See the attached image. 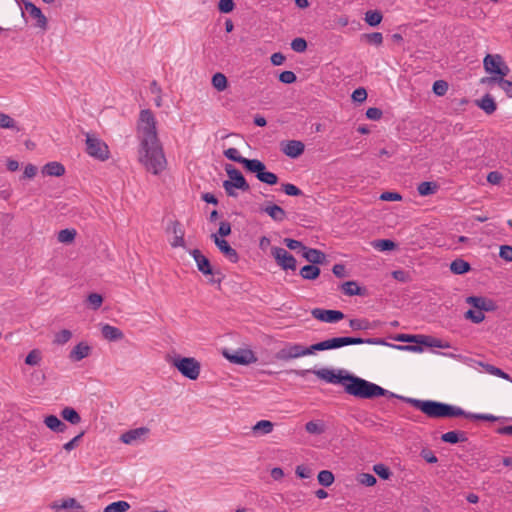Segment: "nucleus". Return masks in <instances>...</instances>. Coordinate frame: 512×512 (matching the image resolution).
<instances>
[{
	"label": "nucleus",
	"mask_w": 512,
	"mask_h": 512,
	"mask_svg": "<svg viewBox=\"0 0 512 512\" xmlns=\"http://www.w3.org/2000/svg\"><path fill=\"white\" fill-rule=\"evenodd\" d=\"M284 244L290 250L301 249L303 251V247H305L301 241H298V240H295V239H291V238H285L284 239Z\"/></svg>",
	"instance_id": "obj_64"
},
{
	"label": "nucleus",
	"mask_w": 512,
	"mask_h": 512,
	"mask_svg": "<svg viewBox=\"0 0 512 512\" xmlns=\"http://www.w3.org/2000/svg\"><path fill=\"white\" fill-rule=\"evenodd\" d=\"M130 509V504L126 501H117L105 507L103 512H127Z\"/></svg>",
	"instance_id": "obj_39"
},
{
	"label": "nucleus",
	"mask_w": 512,
	"mask_h": 512,
	"mask_svg": "<svg viewBox=\"0 0 512 512\" xmlns=\"http://www.w3.org/2000/svg\"><path fill=\"white\" fill-rule=\"evenodd\" d=\"M101 333L102 336L109 341H117L122 339L124 336L119 328L111 326L109 324H105L102 326Z\"/></svg>",
	"instance_id": "obj_26"
},
{
	"label": "nucleus",
	"mask_w": 512,
	"mask_h": 512,
	"mask_svg": "<svg viewBox=\"0 0 512 512\" xmlns=\"http://www.w3.org/2000/svg\"><path fill=\"white\" fill-rule=\"evenodd\" d=\"M149 432V429L146 427H139L136 429H131L125 433H123L120 437L121 441L125 444H132L136 440L142 438L143 436L147 435Z\"/></svg>",
	"instance_id": "obj_20"
},
{
	"label": "nucleus",
	"mask_w": 512,
	"mask_h": 512,
	"mask_svg": "<svg viewBox=\"0 0 512 512\" xmlns=\"http://www.w3.org/2000/svg\"><path fill=\"white\" fill-rule=\"evenodd\" d=\"M448 90V83L444 80H437L433 83L432 91L437 96H444Z\"/></svg>",
	"instance_id": "obj_46"
},
{
	"label": "nucleus",
	"mask_w": 512,
	"mask_h": 512,
	"mask_svg": "<svg viewBox=\"0 0 512 512\" xmlns=\"http://www.w3.org/2000/svg\"><path fill=\"white\" fill-rule=\"evenodd\" d=\"M438 189L439 185L434 181L421 182L417 187V191L421 196L433 195L437 192Z\"/></svg>",
	"instance_id": "obj_32"
},
{
	"label": "nucleus",
	"mask_w": 512,
	"mask_h": 512,
	"mask_svg": "<svg viewBox=\"0 0 512 512\" xmlns=\"http://www.w3.org/2000/svg\"><path fill=\"white\" fill-rule=\"evenodd\" d=\"M450 270L456 275H462L471 270V265L467 261L457 258L451 262Z\"/></svg>",
	"instance_id": "obj_29"
},
{
	"label": "nucleus",
	"mask_w": 512,
	"mask_h": 512,
	"mask_svg": "<svg viewBox=\"0 0 512 512\" xmlns=\"http://www.w3.org/2000/svg\"><path fill=\"white\" fill-rule=\"evenodd\" d=\"M190 254L194 258L198 270L204 275H221V272H214L210 260L201 253L199 249H193Z\"/></svg>",
	"instance_id": "obj_11"
},
{
	"label": "nucleus",
	"mask_w": 512,
	"mask_h": 512,
	"mask_svg": "<svg viewBox=\"0 0 512 512\" xmlns=\"http://www.w3.org/2000/svg\"><path fill=\"white\" fill-rule=\"evenodd\" d=\"M278 79L280 82H282L284 84H292V83L296 82L297 77L293 71L286 70L279 74Z\"/></svg>",
	"instance_id": "obj_54"
},
{
	"label": "nucleus",
	"mask_w": 512,
	"mask_h": 512,
	"mask_svg": "<svg viewBox=\"0 0 512 512\" xmlns=\"http://www.w3.org/2000/svg\"><path fill=\"white\" fill-rule=\"evenodd\" d=\"M87 303L92 310H98L103 303V297L98 293H90L87 297Z\"/></svg>",
	"instance_id": "obj_43"
},
{
	"label": "nucleus",
	"mask_w": 512,
	"mask_h": 512,
	"mask_svg": "<svg viewBox=\"0 0 512 512\" xmlns=\"http://www.w3.org/2000/svg\"><path fill=\"white\" fill-rule=\"evenodd\" d=\"M499 256L503 260L512 261V246L510 245H502L500 247Z\"/></svg>",
	"instance_id": "obj_58"
},
{
	"label": "nucleus",
	"mask_w": 512,
	"mask_h": 512,
	"mask_svg": "<svg viewBox=\"0 0 512 512\" xmlns=\"http://www.w3.org/2000/svg\"><path fill=\"white\" fill-rule=\"evenodd\" d=\"M311 315L316 320L326 322V323H336L342 319H344L345 315L342 311L339 310H328L322 308H314L311 311Z\"/></svg>",
	"instance_id": "obj_10"
},
{
	"label": "nucleus",
	"mask_w": 512,
	"mask_h": 512,
	"mask_svg": "<svg viewBox=\"0 0 512 512\" xmlns=\"http://www.w3.org/2000/svg\"><path fill=\"white\" fill-rule=\"evenodd\" d=\"M321 273L317 265L308 264L300 269V276L305 280H315Z\"/></svg>",
	"instance_id": "obj_30"
},
{
	"label": "nucleus",
	"mask_w": 512,
	"mask_h": 512,
	"mask_svg": "<svg viewBox=\"0 0 512 512\" xmlns=\"http://www.w3.org/2000/svg\"><path fill=\"white\" fill-rule=\"evenodd\" d=\"M291 49L298 53H303L307 50V41L304 38L298 37L292 40Z\"/></svg>",
	"instance_id": "obj_47"
},
{
	"label": "nucleus",
	"mask_w": 512,
	"mask_h": 512,
	"mask_svg": "<svg viewBox=\"0 0 512 512\" xmlns=\"http://www.w3.org/2000/svg\"><path fill=\"white\" fill-rule=\"evenodd\" d=\"M281 151L290 158H298L303 154L305 145L299 140H287L281 142Z\"/></svg>",
	"instance_id": "obj_13"
},
{
	"label": "nucleus",
	"mask_w": 512,
	"mask_h": 512,
	"mask_svg": "<svg viewBox=\"0 0 512 512\" xmlns=\"http://www.w3.org/2000/svg\"><path fill=\"white\" fill-rule=\"evenodd\" d=\"M396 341L408 342V345H393L387 343L381 338H361V337H333L309 346L295 344L286 345L281 348L279 352H316L331 349H338L347 345L353 344H367L369 346H376L375 348H367L364 352H382L385 348H393L397 350H406L409 352H423L425 349L440 348L449 349L452 348L450 343L446 340L430 336V335H409V334H398L393 338Z\"/></svg>",
	"instance_id": "obj_1"
},
{
	"label": "nucleus",
	"mask_w": 512,
	"mask_h": 512,
	"mask_svg": "<svg viewBox=\"0 0 512 512\" xmlns=\"http://www.w3.org/2000/svg\"><path fill=\"white\" fill-rule=\"evenodd\" d=\"M372 246L379 251H392L397 244L390 239H378L372 242Z\"/></svg>",
	"instance_id": "obj_34"
},
{
	"label": "nucleus",
	"mask_w": 512,
	"mask_h": 512,
	"mask_svg": "<svg viewBox=\"0 0 512 512\" xmlns=\"http://www.w3.org/2000/svg\"><path fill=\"white\" fill-rule=\"evenodd\" d=\"M400 400L409 403L416 409H419L430 418H449V417H465L472 420H482L495 422L499 418L492 414H475L466 412L460 407L450 404L434 401V400H420L414 398L400 397Z\"/></svg>",
	"instance_id": "obj_4"
},
{
	"label": "nucleus",
	"mask_w": 512,
	"mask_h": 512,
	"mask_svg": "<svg viewBox=\"0 0 512 512\" xmlns=\"http://www.w3.org/2000/svg\"><path fill=\"white\" fill-rule=\"evenodd\" d=\"M363 37L369 44H373L376 46H380L383 42V36L380 32H373L368 34H363Z\"/></svg>",
	"instance_id": "obj_50"
},
{
	"label": "nucleus",
	"mask_w": 512,
	"mask_h": 512,
	"mask_svg": "<svg viewBox=\"0 0 512 512\" xmlns=\"http://www.w3.org/2000/svg\"><path fill=\"white\" fill-rule=\"evenodd\" d=\"M382 115V110L377 107H370L366 111V117L370 120H379L381 119Z\"/></svg>",
	"instance_id": "obj_60"
},
{
	"label": "nucleus",
	"mask_w": 512,
	"mask_h": 512,
	"mask_svg": "<svg viewBox=\"0 0 512 512\" xmlns=\"http://www.w3.org/2000/svg\"><path fill=\"white\" fill-rule=\"evenodd\" d=\"M295 473L299 478L306 479L311 477L312 470L304 465H298L295 469Z\"/></svg>",
	"instance_id": "obj_59"
},
{
	"label": "nucleus",
	"mask_w": 512,
	"mask_h": 512,
	"mask_svg": "<svg viewBox=\"0 0 512 512\" xmlns=\"http://www.w3.org/2000/svg\"><path fill=\"white\" fill-rule=\"evenodd\" d=\"M139 161L147 171L154 175L166 169L167 160L156 129V120L150 109L140 111L138 125Z\"/></svg>",
	"instance_id": "obj_2"
},
{
	"label": "nucleus",
	"mask_w": 512,
	"mask_h": 512,
	"mask_svg": "<svg viewBox=\"0 0 512 512\" xmlns=\"http://www.w3.org/2000/svg\"><path fill=\"white\" fill-rule=\"evenodd\" d=\"M225 171L229 179L223 182V188L229 197L238 196L236 189L244 192L250 190V185L246 181L245 177L243 176L240 170H238L231 164H226Z\"/></svg>",
	"instance_id": "obj_6"
},
{
	"label": "nucleus",
	"mask_w": 512,
	"mask_h": 512,
	"mask_svg": "<svg viewBox=\"0 0 512 512\" xmlns=\"http://www.w3.org/2000/svg\"><path fill=\"white\" fill-rule=\"evenodd\" d=\"M313 372L318 378L328 383L343 385L344 391L356 398L374 399L383 396L400 399L401 397L400 395H396L375 383L348 373L345 370L336 371L333 369L322 368Z\"/></svg>",
	"instance_id": "obj_3"
},
{
	"label": "nucleus",
	"mask_w": 512,
	"mask_h": 512,
	"mask_svg": "<svg viewBox=\"0 0 512 512\" xmlns=\"http://www.w3.org/2000/svg\"><path fill=\"white\" fill-rule=\"evenodd\" d=\"M282 191L289 196H301L303 192L294 184L285 183L281 186Z\"/></svg>",
	"instance_id": "obj_51"
},
{
	"label": "nucleus",
	"mask_w": 512,
	"mask_h": 512,
	"mask_svg": "<svg viewBox=\"0 0 512 512\" xmlns=\"http://www.w3.org/2000/svg\"><path fill=\"white\" fill-rule=\"evenodd\" d=\"M260 212L266 213L275 222H283L287 218L286 211L271 201H267L264 206L260 207Z\"/></svg>",
	"instance_id": "obj_14"
},
{
	"label": "nucleus",
	"mask_w": 512,
	"mask_h": 512,
	"mask_svg": "<svg viewBox=\"0 0 512 512\" xmlns=\"http://www.w3.org/2000/svg\"><path fill=\"white\" fill-rule=\"evenodd\" d=\"M441 440L445 443L456 444L467 441V436L463 431H449L442 434Z\"/></svg>",
	"instance_id": "obj_28"
},
{
	"label": "nucleus",
	"mask_w": 512,
	"mask_h": 512,
	"mask_svg": "<svg viewBox=\"0 0 512 512\" xmlns=\"http://www.w3.org/2000/svg\"><path fill=\"white\" fill-rule=\"evenodd\" d=\"M477 364L482 366V367H484V369L488 373H490L492 375H496L498 377H501L503 379H506V380H509V381L512 382V379L510 378V376L506 372L502 371L500 368H497V367H495L493 365H490V364H483L482 362H477Z\"/></svg>",
	"instance_id": "obj_40"
},
{
	"label": "nucleus",
	"mask_w": 512,
	"mask_h": 512,
	"mask_svg": "<svg viewBox=\"0 0 512 512\" xmlns=\"http://www.w3.org/2000/svg\"><path fill=\"white\" fill-rule=\"evenodd\" d=\"M86 152L100 161H106L110 157L108 145L89 133L86 134Z\"/></svg>",
	"instance_id": "obj_7"
},
{
	"label": "nucleus",
	"mask_w": 512,
	"mask_h": 512,
	"mask_svg": "<svg viewBox=\"0 0 512 512\" xmlns=\"http://www.w3.org/2000/svg\"><path fill=\"white\" fill-rule=\"evenodd\" d=\"M0 127L7 128V129H14V128H16V122L8 114L0 112Z\"/></svg>",
	"instance_id": "obj_49"
},
{
	"label": "nucleus",
	"mask_w": 512,
	"mask_h": 512,
	"mask_svg": "<svg viewBox=\"0 0 512 512\" xmlns=\"http://www.w3.org/2000/svg\"><path fill=\"white\" fill-rule=\"evenodd\" d=\"M503 180V175L498 171H491L487 175V181L490 184L498 185Z\"/></svg>",
	"instance_id": "obj_63"
},
{
	"label": "nucleus",
	"mask_w": 512,
	"mask_h": 512,
	"mask_svg": "<svg viewBox=\"0 0 512 512\" xmlns=\"http://www.w3.org/2000/svg\"><path fill=\"white\" fill-rule=\"evenodd\" d=\"M25 10L29 13L32 18L37 19V26L45 28L47 25V19L42 13L41 9L35 6L32 2H24Z\"/></svg>",
	"instance_id": "obj_21"
},
{
	"label": "nucleus",
	"mask_w": 512,
	"mask_h": 512,
	"mask_svg": "<svg viewBox=\"0 0 512 512\" xmlns=\"http://www.w3.org/2000/svg\"><path fill=\"white\" fill-rule=\"evenodd\" d=\"M167 231H171L174 236H184V230L182 229L181 223L178 220L172 221Z\"/></svg>",
	"instance_id": "obj_61"
},
{
	"label": "nucleus",
	"mask_w": 512,
	"mask_h": 512,
	"mask_svg": "<svg viewBox=\"0 0 512 512\" xmlns=\"http://www.w3.org/2000/svg\"><path fill=\"white\" fill-rule=\"evenodd\" d=\"M212 85L216 90L224 91L228 86L227 77L223 73H215L212 76Z\"/></svg>",
	"instance_id": "obj_35"
},
{
	"label": "nucleus",
	"mask_w": 512,
	"mask_h": 512,
	"mask_svg": "<svg viewBox=\"0 0 512 512\" xmlns=\"http://www.w3.org/2000/svg\"><path fill=\"white\" fill-rule=\"evenodd\" d=\"M466 303L472 307L478 309L480 312L483 311H494L496 309V303L488 298L482 296H469L466 298Z\"/></svg>",
	"instance_id": "obj_15"
},
{
	"label": "nucleus",
	"mask_w": 512,
	"mask_h": 512,
	"mask_svg": "<svg viewBox=\"0 0 512 512\" xmlns=\"http://www.w3.org/2000/svg\"><path fill=\"white\" fill-rule=\"evenodd\" d=\"M233 364L248 365L256 362L258 359L255 354H223Z\"/></svg>",
	"instance_id": "obj_23"
},
{
	"label": "nucleus",
	"mask_w": 512,
	"mask_h": 512,
	"mask_svg": "<svg viewBox=\"0 0 512 512\" xmlns=\"http://www.w3.org/2000/svg\"><path fill=\"white\" fill-rule=\"evenodd\" d=\"M42 174L60 177L65 174V167L60 162L52 161L43 166Z\"/></svg>",
	"instance_id": "obj_24"
},
{
	"label": "nucleus",
	"mask_w": 512,
	"mask_h": 512,
	"mask_svg": "<svg viewBox=\"0 0 512 512\" xmlns=\"http://www.w3.org/2000/svg\"><path fill=\"white\" fill-rule=\"evenodd\" d=\"M373 471L382 479L387 480L392 475L390 469L384 464H376L373 466Z\"/></svg>",
	"instance_id": "obj_48"
},
{
	"label": "nucleus",
	"mask_w": 512,
	"mask_h": 512,
	"mask_svg": "<svg viewBox=\"0 0 512 512\" xmlns=\"http://www.w3.org/2000/svg\"><path fill=\"white\" fill-rule=\"evenodd\" d=\"M382 18H383V16H382L381 12H379L377 10H374V11L369 10L365 14L366 23L372 27L379 25L382 21Z\"/></svg>",
	"instance_id": "obj_38"
},
{
	"label": "nucleus",
	"mask_w": 512,
	"mask_h": 512,
	"mask_svg": "<svg viewBox=\"0 0 512 512\" xmlns=\"http://www.w3.org/2000/svg\"><path fill=\"white\" fill-rule=\"evenodd\" d=\"M317 479L319 484L329 487L334 482V475L329 470H322L319 472Z\"/></svg>",
	"instance_id": "obj_42"
},
{
	"label": "nucleus",
	"mask_w": 512,
	"mask_h": 512,
	"mask_svg": "<svg viewBox=\"0 0 512 512\" xmlns=\"http://www.w3.org/2000/svg\"><path fill=\"white\" fill-rule=\"evenodd\" d=\"M77 235V232L75 229H63L58 232L57 239L61 243H71L74 241L75 237Z\"/></svg>",
	"instance_id": "obj_37"
},
{
	"label": "nucleus",
	"mask_w": 512,
	"mask_h": 512,
	"mask_svg": "<svg viewBox=\"0 0 512 512\" xmlns=\"http://www.w3.org/2000/svg\"><path fill=\"white\" fill-rule=\"evenodd\" d=\"M45 425L54 432L62 433L67 429V425L55 415H48L44 419Z\"/></svg>",
	"instance_id": "obj_27"
},
{
	"label": "nucleus",
	"mask_w": 512,
	"mask_h": 512,
	"mask_svg": "<svg viewBox=\"0 0 512 512\" xmlns=\"http://www.w3.org/2000/svg\"><path fill=\"white\" fill-rule=\"evenodd\" d=\"M61 416L63 417L64 420L70 422L73 425L79 424L81 421L79 413L74 408L71 407H65L61 411Z\"/></svg>",
	"instance_id": "obj_33"
},
{
	"label": "nucleus",
	"mask_w": 512,
	"mask_h": 512,
	"mask_svg": "<svg viewBox=\"0 0 512 512\" xmlns=\"http://www.w3.org/2000/svg\"><path fill=\"white\" fill-rule=\"evenodd\" d=\"M274 423L269 420H260L253 427L252 431L255 435H267L273 431Z\"/></svg>",
	"instance_id": "obj_31"
},
{
	"label": "nucleus",
	"mask_w": 512,
	"mask_h": 512,
	"mask_svg": "<svg viewBox=\"0 0 512 512\" xmlns=\"http://www.w3.org/2000/svg\"><path fill=\"white\" fill-rule=\"evenodd\" d=\"M234 8L235 3L233 0H219L218 2V10L223 14L232 12Z\"/></svg>",
	"instance_id": "obj_53"
},
{
	"label": "nucleus",
	"mask_w": 512,
	"mask_h": 512,
	"mask_svg": "<svg viewBox=\"0 0 512 512\" xmlns=\"http://www.w3.org/2000/svg\"><path fill=\"white\" fill-rule=\"evenodd\" d=\"M211 238L213 239L220 252L227 259H229L232 263H237L239 261V255L237 251L232 248L225 239L218 237L217 234H212Z\"/></svg>",
	"instance_id": "obj_12"
},
{
	"label": "nucleus",
	"mask_w": 512,
	"mask_h": 512,
	"mask_svg": "<svg viewBox=\"0 0 512 512\" xmlns=\"http://www.w3.org/2000/svg\"><path fill=\"white\" fill-rule=\"evenodd\" d=\"M302 256L312 265L324 264L326 255L321 250L303 247Z\"/></svg>",
	"instance_id": "obj_17"
},
{
	"label": "nucleus",
	"mask_w": 512,
	"mask_h": 512,
	"mask_svg": "<svg viewBox=\"0 0 512 512\" xmlns=\"http://www.w3.org/2000/svg\"><path fill=\"white\" fill-rule=\"evenodd\" d=\"M342 292L347 296H368V290L366 287H361L356 281H346L341 284Z\"/></svg>",
	"instance_id": "obj_16"
},
{
	"label": "nucleus",
	"mask_w": 512,
	"mask_h": 512,
	"mask_svg": "<svg viewBox=\"0 0 512 512\" xmlns=\"http://www.w3.org/2000/svg\"><path fill=\"white\" fill-rule=\"evenodd\" d=\"M72 337V332L68 329H63L55 334L53 343L55 344H65L67 343Z\"/></svg>",
	"instance_id": "obj_44"
},
{
	"label": "nucleus",
	"mask_w": 512,
	"mask_h": 512,
	"mask_svg": "<svg viewBox=\"0 0 512 512\" xmlns=\"http://www.w3.org/2000/svg\"><path fill=\"white\" fill-rule=\"evenodd\" d=\"M352 100L357 103H362L367 99V91L363 87L355 89L351 96Z\"/></svg>",
	"instance_id": "obj_55"
},
{
	"label": "nucleus",
	"mask_w": 512,
	"mask_h": 512,
	"mask_svg": "<svg viewBox=\"0 0 512 512\" xmlns=\"http://www.w3.org/2000/svg\"><path fill=\"white\" fill-rule=\"evenodd\" d=\"M481 81L483 83H496L509 98H512V81L497 77L483 78Z\"/></svg>",
	"instance_id": "obj_25"
},
{
	"label": "nucleus",
	"mask_w": 512,
	"mask_h": 512,
	"mask_svg": "<svg viewBox=\"0 0 512 512\" xmlns=\"http://www.w3.org/2000/svg\"><path fill=\"white\" fill-rule=\"evenodd\" d=\"M220 238H224L231 234V224L227 221H221L219 224L218 232L216 233Z\"/></svg>",
	"instance_id": "obj_57"
},
{
	"label": "nucleus",
	"mask_w": 512,
	"mask_h": 512,
	"mask_svg": "<svg viewBox=\"0 0 512 512\" xmlns=\"http://www.w3.org/2000/svg\"><path fill=\"white\" fill-rule=\"evenodd\" d=\"M349 325L353 330H367L370 328V323L366 319H351Z\"/></svg>",
	"instance_id": "obj_52"
},
{
	"label": "nucleus",
	"mask_w": 512,
	"mask_h": 512,
	"mask_svg": "<svg viewBox=\"0 0 512 512\" xmlns=\"http://www.w3.org/2000/svg\"><path fill=\"white\" fill-rule=\"evenodd\" d=\"M52 508L55 509V510L69 509V508L81 509L82 506L76 501V499H74V498H67V499H64L60 504L54 503Z\"/></svg>",
	"instance_id": "obj_41"
},
{
	"label": "nucleus",
	"mask_w": 512,
	"mask_h": 512,
	"mask_svg": "<svg viewBox=\"0 0 512 512\" xmlns=\"http://www.w3.org/2000/svg\"><path fill=\"white\" fill-rule=\"evenodd\" d=\"M248 171L254 173L256 178L262 183L270 186L276 185L278 183V176L273 172L266 171L265 164L258 159H254Z\"/></svg>",
	"instance_id": "obj_8"
},
{
	"label": "nucleus",
	"mask_w": 512,
	"mask_h": 512,
	"mask_svg": "<svg viewBox=\"0 0 512 512\" xmlns=\"http://www.w3.org/2000/svg\"><path fill=\"white\" fill-rule=\"evenodd\" d=\"M224 156L234 162L240 163L248 171L254 159H248L240 155L236 148H228L224 151Z\"/></svg>",
	"instance_id": "obj_18"
},
{
	"label": "nucleus",
	"mask_w": 512,
	"mask_h": 512,
	"mask_svg": "<svg viewBox=\"0 0 512 512\" xmlns=\"http://www.w3.org/2000/svg\"><path fill=\"white\" fill-rule=\"evenodd\" d=\"M475 105L482 109L487 115L493 114L497 109V104L490 94H485L482 98L476 99Z\"/></svg>",
	"instance_id": "obj_19"
},
{
	"label": "nucleus",
	"mask_w": 512,
	"mask_h": 512,
	"mask_svg": "<svg viewBox=\"0 0 512 512\" xmlns=\"http://www.w3.org/2000/svg\"><path fill=\"white\" fill-rule=\"evenodd\" d=\"M359 482L362 484V485H365V486H373L376 484L377 480L375 478L374 475L370 474V473H362L359 475Z\"/></svg>",
	"instance_id": "obj_56"
},
{
	"label": "nucleus",
	"mask_w": 512,
	"mask_h": 512,
	"mask_svg": "<svg viewBox=\"0 0 512 512\" xmlns=\"http://www.w3.org/2000/svg\"><path fill=\"white\" fill-rule=\"evenodd\" d=\"M464 317H465V319L470 320L471 322L476 323V324L482 322L485 318L483 312H480L479 310L475 311L472 309H469L468 311H466L464 314Z\"/></svg>",
	"instance_id": "obj_45"
},
{
	"label": "nucleus",
	"mask_w": 512,
	"mask_h": 512,
	"mask_svg": "<svg viewBox=\"0 0 512 512\" xmlns=\"http://www.w3.org/2000/svg\"><path fill=\"white\" fill-rule=\"evenodd\" d=\"M271 254L274 257L276 263L283 270H296L297 261L295 257L290 254L287 250L281 247H273L271 249Z\"/></svg>",
	"instance_id": "obj_9"
},
{
	"label": "nucleus",
	"mask_w": 512,
	"mask_h": 512,
	"mask_svg": "<svg viewBox=\"0 0 512 512\" xmlns=\"http://www.w3.org/2000/svg\"><path fill=\"white\" fill-rule=\"evenodd\" d=\"M502 61V57L499 54H487L483 60L485 71L494 76Z\"/></svg>",
	"instance_id": "obj_22"
},
{
	"label": "nucleus",
	"mask_w": 512,
	"mask_h": 512,
	"mask_svg": "<svg viewBox=\"0 0 512 512\" xmlns=\"http://www.w3.org/2000/svg\"><path fill=\"white\" fill-rule=\"evenodd\" d=\"M84 435V432L82 431L81 433H79L78 435H76L73 439H71L69 442L65 443L63 448L66 450V451H71L73 449H75L78 444H79V441L81 440V438L83 437Z\"/></svg>",
	"instance_id": "obj_62"
},
{
	"label": "nucleus",
	"mask_w": 512,
	"mask_h": 512,
	"mask_svg": "<svg viewBox=\"0 0 512 512\" xmlns=\"http://www.w3.org/2000/svg\"><path fill=\"white\" fill-rule=\"evenodd\" d=\"M305 430L309 434L320 435L325 432V425L322 421H309L305 424Z\"/></svg>",
	"instance_id": "obj_36"
},
{
	"label": "nucleus",
	"mask_w": 512,
	"mask_h": 512,
	"mask_svg": "<svg viewBox=\"0 0 512 512\" xmlns=\"http://www.w3.org/2000/svg\"><path fill=\"white\" fill-rule=\"evenodd\" d=\"M166 361L176 368L183 377L189 380H197L200 375L201 363L193 357H185L181 354H167Z\"/></svg>",
	"instance_id": "obj_5"
}]
</instances>
